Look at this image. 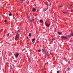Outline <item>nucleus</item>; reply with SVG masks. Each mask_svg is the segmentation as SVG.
<instances>
[{
    "label": "nucleus",
    "instance_id": "1",
    "mask_svg": "<svg viewBox=\"0 0 73 73\" xmlns=\"http://www.w3.org/2000/svg\"><path fill=\"white\" fill-rule=\"evenodd\" d=\"M19 54L17 52H16L15 54H14V56H15L16 58H17L19 56Z\"/></svg>",
    "mask_w": 73,
    "mask_h": 73
},
{
    "label": "nucleus",
    "instance_id": "2",
    "mask_svg": "<svg viewBox=\"0 0 73 73\" xmlns=\"http://www.w3.org/2000/svg\"><path fill=\"white\" fill-rule=\"evenodd\" d=\"M42 53H43L44 54H45L44 53H46V50L45 49H42Z\"/></svg>",
    "mask_w": 73,
    "mask_h": 73
},
{
    "label": "nucleus",
    "instance_id": "3",
    "mask_svg": "<svg viewBox=\"0 0 73 73\" xmlns=\"http://www.w3.org/2000/svg\"><path fill=\"white\" fill-rule=\"evenodd\" d=\"M61 38H64L65 39H66L67 38V37L63 36L61 37Z\"/></svg>",
    "mask_w": 73,
    "mask_h": 73
},
{
    "label": "nucleus",
    "instance_id": "4",
    "mask_svg": "<svg viewBox=\"0 0 73 73\" xmlns=\"http://www.w3.org/2000/svg\"><path fill=\"white\" fill-rule=\"evenodd\" d=\"M45 23L46 26H47V27H49V26L50 25V23L48 25V24H46V21Z\"/></svg>",
    "mask_w": 73,
    "mask_h": 73
},
{
    "label": "nucleus",
    "instance_id": "5",
    "mask_svg": "<svg viewBox=\"0 0 73 73\" xmlns=\"http://www.w3.org/2000/svg\"><path fill=\"white\" fill-rule=\"evenodd\" d=\"M20 32V30L19 29L17 31H15V33H17H17H19V32Z\"/></svg>",
    "mask_w": 73,
    "mask_h": 73
},
{
    "label": "nucleus",
    "instance_id": "6",
    "mask_svg": "<svg viewBox=\"0 0 73 73\" xmlns=\"http://www.w3.org/2000/svg\"><path fill=\"white\" fill-rule=\"evenodd\" d=\"M19 37V35H17L15 38L16 39H17Z\"/></svg>",
    "mask_w": 73,
    "mask_h": 73
},
{
    "label": "nucleus",
    "instance_id": "7",
    "mask_svg": "<svg viewBox=\"0 0 73 73\" xmlns=\"http://www.w3.org/2000/svg\"><path fill=\"white\" fill-rule=\"evenodd\" d=\"M36 11V9L35 8H33L32 9V11L33 12H35Z\"/></svg>",
    "mask_w": 73,
    "mask_h": 73
},
{
    "label": "nucleus",
    "instance_id": "8",
    "mask_svg": "<svg viewBox=\"0 0 73 73\" xmlns=\"http://www.w3.org/2000/svg\"><path fill=\"white\" fill-rule=\"evenodd\" d=\"M58 34L59 35H62V33L60 32H58Z\"/></svg>",
    "mask_w": 73,
    "mask_h": 73
},
{
    "label": "nucleus",
    "instance_id": "9",
    "mask_svg": "<svg viewBox=\"0 0 73 73\" xmlns=\"http://www.w3.org/2000/svg\"><path fill=\"white\" fill-rule=\"evenodd\" d=\"M24 0H20L21 3H23V1H24Z\"/></svg>",
    "mask_w": 73,
    "mask_h": 73
},
{
    "label": "nucleus",
    "instance_id": "10",
    "mask_svg": "<svg viewBox=\"0 0 73 73\" xmlns=\"http://www.w3.org/2000/svg\"><path fill=\"white\" fill-rule=\"evenodd\" d=\"M40 23H43V21H42L41 20H40Z\"/></svg>",
    "mask_w": 73,
    "mask_h": 73
},
{
    "label": "nucleus",
    "instance_id": "11",
    "mask_svg": "<svg viewBox=\"0 0 73 73\" xmlns=\"http://www.w3.org/2000/svg\"><path fill=\"white\" fill-rule=\"evenodd\" d=\"M31 33H29V37H31Z\"/></svg>",
    "mask_w": 73,
    "mask_h": 73
},
{
    "label": "nucleus",
    "instance_id": "12",
    "mask_svg": "<svg viewBox=\"0 0 73 73\" xmlns=\"http://www.w3.org/2000/svg\"><path fill=\"white\" fill-rule=\"evenodd\" d=\"M63 13L64 14H66V13H68L67 12H63Z\"/></svg>",
    "mask_w": 73,
    "mask_h": 73
},
{
    "label": "nucleus",
    "instance_id": "13",
    "mask_svg": "<svg viewBox=\"0 0 73 73\" xmlns=\"http://www.w3.org/2000/svg\"><path fill=\"white\" fill-rule=\"evenodd\" d=\"M12 13H10L9 14V16H12Z\"/></svg>",
    "mask_w": 73,
    "mask_h": 73
},
{
    "label": "nucleus",
    "instance_id": "14",
    "mask_svg": "<svg viewBox=\"0 0 73 73\" xmlns=\"http://www.w3.org/2000/svg\"><path fill=\"white\" fill-rule=\"evenodd\" d=\"M69 70H70V68H68V69H67V71H69Z\"/></svg>",
    "mask_w": 73,
    "mask_h": 73
},
{
    "label": "nucleus",
    "instance_id": "15",
    "mask_svg": "<svg viewBox=\"0 0 73 73\" xmlns=\"http://www.w3.org/2000/svg\"><path fill=\"white\" fill-rule=\"evenodd\" d=\"M32 21L33 22H34V21H35V20H34V19H32Z\"/></svg>",
    "mask_w": 73,
    "mask_h": 73
},
{
    "label": "nucleus",
    "instance_id": "16",
    "mask_svg": "<svg viewBox=\"0 0 73 73\" xmlns=\"http://www.w3.org/2000/svg\"><path fill=\"white\" fill-rule=\"evenodd\" d=\"M38 52H41V50H38Z\"/></svg>",
    "mask_w": 73,
    "mask_h": 73
},
{
    "label": "nucleus",
    "instance_id": "17",
    "mask_svg": "<svg viewBox=\"0 0 73 73\" xmlns=\"http://www.w3.org/2000/svg\"><path fill=\"white\" fill-rule=\"evenodd\" d=\"M32 40H33L32 42H34V41H35V40H34V39H33Z\"/></svg>",
    "mask_w": 73,
    "mask_h": 73
},
{
    "label": "nucleus",
    "instance_id": "18",
    "mask_svg": "<svg viewBox=\"0 0 73 73\" xmlns=\"http://www.w3.org/2000/svg\"><path fill=\"white\" fill-rule=\"evenodd\" d=\"M9 33H8L7 34V36L8 37H9Z\"/></svg>",
    "mask_w": 73,
    "mask_h": 73
},
{
    "label": "nucleus",
    "instance_id": "19",
    "mask_svg": "<svg viewBox=\"0 0 73 73\" xmlns=\"http://www.w3.org/2000/svg\"><path fill=\"white\" fill-rule=\"evenodd\" d=\"M29 62H31V59H30V58L29 59Z\"/></svg>",
    "mask_w": 73,
    "mask_h": 73
},
{
    "label": "nucleus",
    "instance_id": "20",
    "mask_svg": "<svg viewBox=\"0 0 73 73\" xmlns=\"http://www.w3.org/2000/svg\"><path fill=\"white\" fill-rule=\"evenodd\" d=\"M29 17V21H30V19L29 18V17Z\"/></svg>",
    "mask_w": 73,
    "mask_h": 73
},
{
    "label": "nucleus",
    "instance_id": "21",
    "mask_svg": "<svg viewBox=\"0 0 73 73\" xmlns=\"http://www.w3.org/2000/svg\"><path fill=\"white\" fill-rule=\"evenodd\" d=\"M7 20H5V23H6V22H7Z\"/></svg>",
    "mask_w": 73,
    "mask_h": 73
},
{
    "label": "nucleus",
    "instance_id": "22",
    "mask_svg": "<svg viewBox=\"0 0 73 73\" xmlns=\"http://www.w3.org/2000/svg\"><path fill=\"white\" fill-rule=\"evenodd\" d=\"M46 5H47V7H48V5H48V3H46Z\"/></svg>",
    "mask_w": 73,
    "mask_h": 73
},
{
    "label": "nucleus",
    "instance_id": "23",
    "mask_svg": "<svg viewBox=\"0 0 73 73\" xmlns=\"http://www.w3.org/2000/svg\"><path fill=\"white\" fill-rule=\"evenodd\" d=\"M10 69H11V70H13V68H10Z\"/></svg>",
    "mask_w": 73,
    "mask_h": 73
},
{
    "label": "nucleus",
    "instance_id": "24",
    "mask_svg": "<svg viewBox=\"0 0 73 73\" xmlns=\"http://www.w3.org/2000/svg\"><path fill=\"white\" fill-rule=\"evenodd\" d=\"M57 73H59V71H57Z\"/></svg>",
    "mask_w": 73,
    "mask_h": 73
},
{
    "label": "nucleus",
    "instance_id": "25",
    "mask_svg": "<svg viewBox=\"0 0 73 73\" xmlns=\"http://www.w3.org/2000/svg\"><path fill=\"white\" fill-rule=\"evenodd\" d=\"M27 40H29V39H28V37H27Z\"/></svg>",
    "mask_w": 73,
    "mask_h": 73
},
{
    "label": "nucleus",
    "instance_id": "26",
    "mask_svg": "<svg viewBox=\"0 0 73 73\" xmlns=\"http://www.w3.org/2000/svg\"><path fill=\"white\" fill-rule=\"evenodd\" d=\"M59 7H62V6L61 5V6H60Z\"/></svg>",
    "mask_w": 73,
    "mask_h": 73
},
{
    "label": "nucleus",
    "instance_id": "27",
    "mask_svg": "<svg viewBox=\"0 0 73 73\" xmlns=\"http://www.w3.org/2000/svg\"><path fill=\"white\" fill-rule=\"evenodd\" d=\"M73 10H71V11H70V12H73Z\"/></svg>",
    "mask_w": 73,
    "mask_h": 73
},
{
    "label": "nucleus",
    "instance_id": "28",
    "mask_svg": "<svg viewBox=\"0 0 73 73\" xmlns=\"http://www.w3.org/2000/svg\"><path fill=\"white\" fill-rule=\"evenodd\" d=\"M50 54H52V52H50Z\"/></svg>",
    "mask_w": 73,
    "mask_h": 73
},
{
    "label": "nucleus",
    "instance_id": "29",
    "mask_svg": "<svg viewBox=\"0 0 73 73\" xmlns=\"http://www.w3.org/2000/svg\"><path fill=\"white\" fill-rule=\"evenodd\" d=\"M73 5V4H72L70 5V6H72V5Z\"/></svg>",
    "mask_w": 73,
    "mask_h": 73
},
{
    "label": "nucleus",
    "instance_id": "30",
    "mask_svg": "<svg viewBox=\"0 0 73 73\" xmlns=\"http://www.w3.org/2000/svg\"><path fill=\"white\" fill-rule=\"evenodd\" d=\"M34 40H36V38H34Z\"/></svg>",
    "mask_w": 73,
    "mask_h": 73
},
{
    "label": "nucleus",
    "instance_id": "31",
    "mask_svg": "<svg viewBox=\"0 0 73 73\" xmlns=\"http://www.w3.org/2000/svg\"><path fill=\"white\" fill-rule=\"evenodd\" d=\"M51 5V3H50V5Z\"/></svg>",
    "mask_w": 73,
    "mask_h": 73
},
{
    "label": "nucleus",
    "instance_id": "32",
    "mask_svg": "<svg viewBox=\"0 0 73 73\" xmlns=\"http://www.w3.org/2000/svg\"><path fill=\"white\" fill-rule=\"evenodd\" d=\"M10 36H11V35H10Z\"/></svg>",
    "mask_w": 73,
    "mask_h": 73
},
{
    "label": "nucleus",
    "instance_id": "33",
    "mask_svg": "<svg viewBox=\"0 0 73 73\" xmlns=\"http://www.w3.org/2000/svg\"><path fill=\"white\" fill-rule=\"evenodd\" d=\"M16 1H17V0H15Z\"/></svg>",
    "mask_w": 73,
    "mask_h": 73
},
{
    "label": "nucleus",
    "instance_id": "34",
    "mask_svg": "<svg viewBox=\"0 0 73 73\" xmlns=\"http://www.w3.org/2000/svg\"><path fill=\"white\" fill-rule=\"evenodd\" d=\"M13 73H14V72H13Z\"/></svg>",
    "mask_w": 73,
    "mask_h": 73
}]
</instances>
